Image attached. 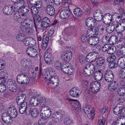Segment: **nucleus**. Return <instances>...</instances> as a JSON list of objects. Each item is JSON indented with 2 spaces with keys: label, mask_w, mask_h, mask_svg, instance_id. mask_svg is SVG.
Listing matches in <instances>:
<instances>
[{
  "label": "nucleus",
  "mask_w": 125,
  "mask_h": 125,
  "mask_svg": "<svg viewBox=\"0 0 125 125\" xmlns=\"http://www.w3.org/2000/svg\"><path fill=\"white\" fill-rule=\"evenodd\" d=\"M25 0H11L13 3L4 7L3 8L4 13L5 14L10 15L17 10H20L21 13L26 14L29 10V7L24 5Z\"/></svg>",
  "instance_id": "nucleus-1"
},
{
  "label": "nucleus",
  "mask_w": 125,
  "mask_h": 125,
  "mask_svg": "<svg viewBox=\"0 0 125 125\" xmlns=\"http://www.w3.org/2000/svg\"><path fill=\"white\" fill-rule=\"evenodd\" d=\"M55 73L54 69L51 68H48L43 75V77L46 80L47 85L53 87H56L59 84V79L57 76H54Z\"/></svg>",
  "instance_id": "nucleus-2"
},
{
  "label": "nucleus",
  "mask_w": 125,
  "mask_h": 125,
  "mask_svg": "<svg viewBox=\"0 0 125 125\" xmlns=\"http://www.w3.org/2000/svg\"><path fill=\"white\" fill-rule=\"evenodd\" d=\"M17 11H16L14 14V18L18 22L21 21L20 26V29L23 31L26 30V28L31 27L33 25V21L30 19L24 18L25 16L24 14Z\"/></svg>",
  "instance_id": "nucleus-3"
},
{
  "label": "nucleus",
  "mask_w": 125,
  "mask_h": 125,
  "mask_svg": "<svg viewBox=\"0 0 125 125\" xmlns=\"http://www.w3.org/2000/svg\"><path fill=\"white\" fill-rule=\"evenodd\" d=\"M83 110L89 119L92 120L94 119L95 110L93 107L89 105H84L83 107Z\"/></svg>",
  "instance_id": "nucleus-4"
},
{
  "label": "nucleus",
  "mask_w": 125,
  "mask_h": 125,
  "mask_svg": "<svg viewBox=\"0 0 125 125\" xmlns=\"http://www.w3.org/2000/svg\"><path fill=\"white\" fill-rule=\"evenodd\" d=\"M61 70L64 73L70 75L73 74L74 69L71 64L66 63L62 66L61 68Z\"/></svg>",
  "instance_id": "nucleus-5"
},
{
  "label": "nucleus",
  "mask_w": 125,
  "mask_h": 125,
  "mask_svg": "<svg viewBox=\"0 0 125 125\" xmlns=\"http://www.w3.org/2000/svg\"><path fill=\"white\" fill-rule=\"evenodd\" d=\"M83 71L84 73L85 76L93 74L95 71L94 66L92 63L87 64L84 66Z\"/></svg>",
  "instance_id": "nucleus-6"
},
{
  "label": "nucleus",
  "mask_w": 125,
  "mask_h": 125,
  "mask_svg": "<svg viewBox=\"0 0 125 125\" xmlns=\"http://www.w3.org/2000/svg\"><path fill=\"white\" fill-rule=\"evenodd\" d=\"M31 108L29 105H27L26 102H24L20 106L19 108V112L21 114H23L26 112L27 114L30 113Z\"/></svg>",
  "instance_id": "nucleus-7"
},
{
  "label": "nucleus",
  "mask_w": 125,
  "mask_h": 125,
  "mask_svg": "<svg viewBox=\"0 0 125 125\" xmlns=\"http://www.w3.org/2000/svg\"><path fill=\"white\" fill-rule=\"evenodd\" d=\"M101 88L100 83L98 82H93L91 83L90 86V91L93 93H97Z\"/></svg>",
  "instance_id": "nucleus-8"
},
{
  "label": "nucleus",
  "mask_w": 125,
  "mask_h": 125,
  "mask_svg": "<svg viewBox=\"0 0 125 125\" xmlns=\"http://www.w3.org/2000/svg\"><path fill=\"white\" fill-rule=\"evenodd\" d=\"M41 116L43 117L48 118L50 117L52 114V112L50 108L47 106L42 107L40 112Z\"/></svg>",
  "instance_id": "nucleus-9"
},
{
  "label": "nucleus",
  "mask_w": 125,
  "mask_h": 125,
  "mask_svg": "<svg viewBox=\"0 0 125 125\" xmlns=\"http://www.w3.org/2000/svg\"><path fill=\"white\" fill-rule=\"evenodd\" d=\"M99 54L97 52H92L88 54L86 56V60L89 62H93L96 61L98 57Z\"/></svg>",
  "instance_id": "nucleus-10"
},
{
  "label": "nucleus",
  "mask_w": 125,
  "mask_h": 125,
  "mask_svg": "<svg viewBox=\"0 0 125 125\" xmlns=\"http://www.w3.org/2000/svg\"><path fill=\"white\" fill-rule=\"evenodd\" d=\"M33 22V25L31 27H29L28 28H26V30H30L31 29L32 27H33L34 25L36 28H40V25L39 24H40L41 21V18L40 16L39 15H37L35 16L33 20L31 19H30Z\"/></svg>",
  "instance_id": "nucleus-11"
},
{
  "label": "nucleus",
  "mask_w": 125,
  "mask_h": 125,
  "mask_svg": "<svg viewBox=\"0 0 125 125\" xmlns=\"http://www.w3.org/2000/svg\"><path fill=\"white\" fill-rule=\"evenodd\" d=\"M115 23L116 31L118 33H120L123 32L125 30V21H123L120 23L117 21L114 22Z\"/></svg>",
  "instance_id": "nucleus-12"
},
{
  "label": "nucleus",
  "mask_w": 125,
  "mask_h": 125,
  "mask_svg": "<svg viewBox=\"0 0 125 125\" xmlns=\"http://www.w3.org/2000/svg\"><path fill=\"white\" fill-rule=\"evenodd\" d=\"M8 87L10 91L15 93L17 90V86L15 83L12 81V80H8L7 83Z\"/></svg>",
  "instance_id": "nucleus-13"
},
{
  "label": "nucleus",
  "mask_w": 125,
  "mask_h": 125,
  "mask_svg": "<svg viewBox=\"0 0 125 125\" xmlns=\"http://www.w3.org/2000/svg\"><path fill=\"white\" fill-rule=\"evenodd\" d=\"M105 80L108 82L112 81L114 79V75L113 72L110 70L106 71L104 75Z\"/></svg>",
  "instance_id": "nucleus-14"
},
{
  "label": "nucleus",
  "mask_w": 125,
  "mask_h": 125,
  "mask_svg": "<svg viewBox=\"0 0 125 125\" xmlns=\"http://www.w3.org/2000/svg\"><path fill=\"white\" fill-rule=\"evenodd\" d=\"M105 60L103 57L99 58L97 61V64L100 68L102 71H104L106 69V64L105 63Z\"/></svg>",
  "instance_id": "nucleus-15"
},
{
  "label": "nucleus",
  "mask_w": 125,
  "mask_h": 125,
  "mask_svg": "<svg viewBox=\"0 0 125 125\" xmlns=\"http://www.w3.org/2000/svg\"><path fill=\"white\" fill-rule=\"evenodd\" d=\"M81 93V91L80 90L75 88L71 89L69 92L70 96L75 97H78L80 94Z\"/></svg>",
  "instance_id": "nucleus-16"
},
{
  "label": "nucleus",
  "mask_w": 125,
  "mask_h": 125,
  "mask_svg": "<svg viewBox=\"0 0 125 125\" xmlns=\"http://www.w3.org/2000/svg\"><path fill=\"white\" fill-rule=\"evenodd\" d=\"M21 64L22 66L29 69L31 66L32 62L29 59L25 58L21 60Z\"/></svg>",
  "instance_id": "nucleus-17"
},
{
  "label": "nucleus",
  "mask_w": 125,
  "mask_h": 125,
  "mask_svg": "<svg viewBox=\"0 0 125 125\" xmlns=\"http://www.w3.org/2000/svg\"><path fill=\"white\" fill-rule=\"evenodd\" d=\"M44 59L46 62L48 64H50L52 63V55L51 53L47 50L44 55Z\"/></svg>",
  "instance_id": "nucleus-18"
},
{
  "label": "nucleus",
  "mask_w": 125,
  "mask_h": 125,
  "mask_svg": "<svg viewBox=\"0 0 125 125\" xmlns=\"http://www.w3.org/2000/svg\"><path fill=\"white\" fill-rule=\"evenodd\" d=\"M112 19V16L111 14L107 13L105 14L103 18V22L105 24H110L111 22Z\"/></svg>",
  "instance_id": "nucleus-19"
},
{
  "label": "nucleus",
  "mask_w": 125,
  "mask_h": 125,
  "mask_svg": "<svg viewBox=\"0 0 125 125\" xmlns=\"http://www.w3.org/2000/svg\"><path fill=\"white\" fill-rule=\"evenodd\" d=\"M96 24V21L92 18L89 17L86 20L85 24L87 27H91L92 25L94 26Z\"/></svg>",
  "instance_id": "nucleus-20"
},
{
  "label": "nucleus",
  "mask_w": 125,
  "mask_h": 125,
  "mask_svg": "<svg viewBox=\"0 0 125 125\" xmlns=\"http://www.w3.org/2000/svg\"><path fill=\"white\" fill-rule=\"evenodd\" d=\"M72 53L69 51L64 52L62 55L61 57L62 59L65 61H70L72 57Z\"/></svg>",
  "instance_id": "nucleus-21"
},
{
  "label": "nucleus",
  "mask_w": 125,
  "mask_h": 125,
  "mask_svg": "<svg viewBox=\"0 0 125 125\" xmlns=\"http://www.w3.org/2000/svg\"><path fill=\"white\" fill-rule=\"evenodd\" d=\"M87 41L90 44L94 45L99 42V39L97 36H93L90 37Z\"/></svg>",
  "instance_id": "nucleus-22"
},
{
  "label": "nucleus",
  "mask_w": 125,
  "mask_h": 125,
  "mask_svg": "<svg viewBox=\"0 0 125 125\" xmlns=\"http://www.w3.org/2000/svg\"><path fill=\"white\" fill-rule=\"evenodd\" d=\"M71 12L68 9H65L62 10L60 14V18L61 19L68 18Z\"/></svg>",
  "instance_id": "nucleus-23"
},
{
  "label": "nucleus",
  "mask_w": 125,
  "mask_h": 125,
  "mask_svg": "<svg viewBox=\"0 0 125 125\" xmlns=\"http://www.w3.org/2000/svg\"><path fill=\"white\" fill-rule=\"evenodd\" d=\"M7 111L9 113L10 116L12 118H16L17 115V112L16 109L14 107H10Z\"/></svg>",
  "instance_id": "nucleus-24"
},
{
  "label": "nucleus",
  "mask_w": 125,
  "mask_h": 125,
  "mask_svg": "<svg viewBox=\"0 0 125 125\" xmlns=\"http://www.w3.org/2000/svg\"><path fill=\"white\" fill-rule=\"evenodd\" d=\"M121 104H118L117 106H115L113 109V113L116 115H118L119 114L121 115L123 114V112L122 111V107L121 106L119 105Z\"/></svg>",
  "instance_id": "nucleus-25"
},
{
  "label": "nucleus",
  "mask_w": 125,
  "mask_h": 125,
  "mask_svg": "<svg viewBox=\"0 0 125 125\" xmlns=\"http://www.w3.org/2000/svg\"><path fill=\"white\" fill-rule=\"evenodd\" d=\"M55 10L52 6L51 5L47 6L45 10L46 13L51 15H53L55 14Z\"/></svg>",
  "instance_id": "nucleus-26"
},
{
  "label": "nucleus",
  "mask_w": 125,
  "mask_h": 125,
  "mask_svg": "<svg viewBox=\"0 0 125 125\" xmlns=\"http://www.w3.org/2000/svg\"><path fill=\"white\" fill-rule=\"evenodd\" d=\"M49 41V38L46 36H44L42 38V48L43 50H45L46 48Z\"/></svg>",
  "instance_id": "nucleus-27"
},
{
  "label": "nucleus",
  "mask_w": 125,
  "mask_h": 125,
  "mask_svg": "<svg viewBox=\"0 0 125 125\" xmlns=\"http://www.w3.org/2000/svg\"><path fill=\"white\" fill-rule=\"evenodd\" d=\"M50 20L47 17H44L42 20L41 24L40 25V26L44 28H46L49 26L50 23Z\"/></svg>",
  "instance_id": "nucleus-28"
},
{
  "label": "nucleus",
  "mask_w": 125,
  "mask_h": 125,
  "mask_svg": "<svg viewBox=\"0 0 125 125\" xmlns=\"http://www.w3.org/2000/svg\"><path fill=\"white\" fill-rule=\"evenodd\" d=\"M94 76L95 80L98 81H100L103 78V73L100 70H99L95 73Z\"/></svg>",
  "instance_id": "nucleus-29"
},
{
  "label": "nucleus",
  "mask_w": 125,
  "mask_h": 125,
  "mask_svg": "<svg viewBox=\"0 0 125 125\" xmlns=\"http://www.w3.org/2000/svg\"><path fill=\"white\" fill-rule=\"evenodd\" d=\"M118 87V86L115 82L110 83L108 87V90L110 91H113L116 90Z\"/></svg>",
  "instance_id": "nucleus-30"
},
{
  "label": "nucleus",
  "mask_w": 125,
  "mask_h": 125,
  "mask_svg": "<svg viewBox=\"0 0 125 125\" xmlns=\"http://www.w3.org/2000/svg\"><path fill=\"white\" fill-rule=\"evenodd\" d=\"M30 104L34 106H36L39 103L38 99L35 97H32L30 99Z\"/></svg>",
  "instance_id": "nucleus-31"
},
{
  "label": "nucleus",
  "mask_w": 125,
  "mask_h": 125,
  "mask_svg": "<svg viewBox=\"0 0 125 125\" xmlns=\"http://www.w3.org/2000/svg\"><path fill=\"white\" fill-rule=\"evenodd\" d=\"M67 100L69 101H70V103L71 107L73 109L76 107L80 104L78 101L77 100H74L70 98H68L67 99Z\"/></svg>",
  "instance_id": "nucleus-32"
},
{
  "label": "nucleus",
  "mask_w": 125,
  "mask_h": 125,
  "mask_svg": "<svg viewBox=\"0 0 125 125\" xmlns=\"http://www.w3.org/2000/svg\"><path fill=\"white\" fill-rule=\"evenodd\" d=\"M125 57H120L118 59L117 64L120 68H122L125 66V63L124 61Z\"/></svg>",
  "instance_id": "nucleus-33"
},
{
  "label": "nucleus",
  "mask_w": 125,
  "mask_h": 125,
  "mask_svg": "<svg viewBox=\"0 0 125 125\" xmlns=\"http://www.w3.org/2000/svg\"><path fill=\"white\" fill-rule=\"evenodd\" d=\"M117 39L116 36L113 35L111 36L109 40H107L108 42L111 45L115 44L116 42Z\"/></svg>",
  "instance_id": "nucleus-34"
},
{
  "label": "nucleus",
  "mask_w": 125,
  "mask_h": 125,
  "mask_svg": "<svg viewBox=\"0 0 125 125\" xmlns=\"http://www.w3.org/2000/svg\"><path fill=\"white\" fill-rule=\"evenodd\" d=\"M31 116L35 118L37 117L39 114V111L38 109L36 108L32 109L30 112Z\"/></svg>",
  "instance_id": "nucleus-35"
},
{
  "label": "nucleus",
  "mask_w": 125,
  "mask_h": 125,
  "mask_svg": "<svg viewBox=\"0 0 125 125\" xmlns=\"http://www.w3.org/2000/svg\"><path fill=\"white\" fill-rule=\"evenodd\" d=\"M74 14L77 16H79L83 14L82 10L79 8L75 9L73 11Z\"/></svg>",
  "instance_id": "nucleus-36"
},
{
  "label": "nucleus",
  "mask_w": 125,
  "mask_h": 125,
  "mask_svg": "<svg viewBox=\"0 0 125 125\" xmlns=\"http://www.w3.org/2000/svg\"><path fill=\"white\" fill-rule=\"evenodd\" d=\"M2 120L5 124L8 125H10L12 123V119L10 116H8L7 117L5 118V119H3Z\"/></svg>",
  "instance_id": "nucleus-37"
},
{
  "label": "nucleus",
  "mask_w": 125,
  "mask_h": 125,
  "mask_svg": "<svg viewBox=\"0 0 125 125\" xmlns=\"http://www.w3.org/2000/svg\"><path fill=\"white\" fill-rule=\"evenodd\" d=\"M24 74H20L17 77L16 80L18 83L22 84Z\"/></svg>",
  "instance_id": "nucleus-38"
},
{
  "label": "nucleus",
  "mask_w": 125,
  "mask_h": 125,
  "mask_svg": "<svg viewBox=\"0 0 125 125\" xmlns=\"http://www.w3.org/2000/svg\"><path fill=\"white\" fill-rule=\"evenodd\" d=\"M22 81V84H26L29 83L30 80L29 77L27 75L24 74Z\"/></svg>",
  "instance_id": "nucleus-39"
},
{
  "label": "nucleus",
  "mask_w": 125,
  "mask_h": 125,
  "mask_svg": "<svg viewBox=\"0 0 125 125\" xmlns=\"http://www.w3.org/2000/svg\"><path fill=\"white\" fill-rule=\"evenodd\" d=\"M62 65L61 62L59 60L55 61L54 63V67L56 69H61Z\"/></svg>",
  "instance_id": "nucleus-40"
},
{
  "label": "nucleus",
  "mask_w": 125,
  "mask_h": 125,
  "mask_svg": "<svg viewBox=\"0 0 125 125\" xmlns=\"http://www.w3.org/2000/svg\"><path fill=\"white\" fill-rule=\"evenodd\" d=\"M116 51L115 47V46H109V47L107 51V53L109 54H112Z\"/></svg>",
  "instance_id": "nucleus-41"
},
{
  "label": "nucleus",
  "mask_w": 125,
  "mask_h": 125,
  "mask_svg": "<svg viewBox=\"0 0 125 125\" xmlns=\"http://www.w3.org/2000/svg\"><path fill=\"white\" fill-rule=\"evenodd\" d=\"M62 115L61 114H58V113H56L54 114L52 117L53 119L54 120L55 122L58 121L61 118Z\"/></svg>",
  "instance_id": "nucleus-42"
},
{
  "label": "nucleus",
  "mask_w": 125,
  "mask_h": 125,
  "mask_svg": "<svg viewBox=\"0 0 125 125\" xmlns=\"http://www.w3.org/2000/svg\"><path fill=\"white\" fill-rule=\"evenodd\" d=\"M25 37V36L24 34H20L17 36L16 38L17 40L22 42Z\"/></svg>",
  "instance_id": "nucleus-43"
},
{
  "label": "nucleus",
  "mask_w": 125,
  "mask_h": 125,
  "mask_svg": "<svg viewBox=\"0 0 125 125\" xmlns=\"http://www.w3.org/2000/svg\"><path fill=\"white\" fill-rule=\"evenodd\" d=\"M31 13L33 15H36L38 13V10L37 8L34 7H31Z\"/></svg>",
  "instance_id": "nucleus-44"
},
{
  "label": "nucleus",
  "mask_w": 125,
  "mask_h": 125,
  "mask_svg": "<svg viewBox=\"0 0 125 125\" xmlns=\"http://www.w3.org/2000/svg\"><path fill=\"white\" fill-rule=\"evenodd\" d=\"M116 54L118 57L123 55L125 56V53L123 49L118 50L116 52Z\"/></svg>",
  "instance_id": "nucleus-45"
},
{
  "label": "nucleus",
  "mask_w": 125,
  "mask_h": 125,
  "mask_svg": "<svg viewBox=\"0 0 125 125\" xmlns=\"http://www.w3.org/2000/svg\"><path fill=\"white\" fill-rule=\"evenodd\" d=\"M118 94L120 96H123L125 94L124 90L122 88H119L117 91Z\"/></svg>",
  "instance_id": "nucleus-46"
},
{
  "label": "nucleus",
  "mask_w": 125,
  "mask_h": 125,
  "mask_svg": "<svg viewBox=\"0 0 125 125\" xmlns=\"http://www.w3.org/2000/svg\"><path fill=\"white\" fill-rule=\"evenodd\" d=\"M38 54V53L37 50L33 48V50H32L31 53H30L29 56L33 57H35Z\"/></svg>",
  "instance_id": "nucleus-47"
},
{
  "label": "nucleus",
  "mask_w": 125,
  "mask_h": 125,
  "mask_svg": "<svg viewBox=\"0 0 125 125\" xmlns=\"http://www.w3.org/2000/svg\"><path fill=\"white\" fill-rule=\"evenodd\" d=\"M30 38L25 37L23 40V43L26 45L28 46L29 45Z\"/></svg>",
  "instance_id": "nucleus-48"
},
{
  "label": "nucleus",
  "mask_w": 125,
  "mask_h": 125,
  "mask_svg": "<svg viewBox=\"0 0 125 125\" xmlns=\"http://www.w3.org/2000/svg\"><path fill=\"white\" fill-rule=\"evenodd\" d=\"M115 55L112 54L110 56L108 57L107 59V61L108 62H113L115 59Z\"/></svg>",
  "instance_id": "nucleus-49"
},
{
  "label": "nucleus",
  "mask_w": 125,
  "mask_h": 125,
  "mask_svg": "<svg viewBox=\"0 0 125 125\" xmlns=\"http://www.w3.org/2000/svg\"><path fill=\"white\" fill-rule=\"evenodd\" d=\"M8 77V74L6 71L2 72L0 73V77L5 78Z\"/></svg>",
  "instance_id": "nucleus-50"
},
{
  "label": "nucleus",
  "mask_w": 125,
  "mask_h": 125,
  "mask_svg": "<svg viewBox=\"0 0 125 125\" xmlns=\"http://www.w3.org/2000/svg\"><path fill=\"white\" fill-rule=\"evenodd\" d=\"M73 120L69 118L65 119L64 121V122L66 125H70L73 123Z\"/></svg>",
  "instance_id": "nucleus-51"
},
{
  "label": "nucleus",
  "mask_w": 125,
  "mask_h": 125,
  "mask_svg": "<svg viewBox=\"0 0 125 125\" xmlns=\"http://www.w3.org/2000/svg\"><path fill=\"white\" fill-rule=\"evenodd\" d=\"M36 1L34 6H36L38 8H41L42 6L41 0H36Z\"/></svg>",
  "instance_id": "nucleus-52"
},
{
  "label": "nucleus",
  "mask_w": 125,
  "mask_h": 125,
  "mask_svg": "<svg viewBox=\"0 0 125 125\" xmlns=\"http://www.w3.org/2000/svg\"><path fill=\"white\" fill-rule=\"evenodd\" d=\"M36 42L34 39L32 38H30L29 45L31 46H35L36 44Z\"/></svg>",
  "instance_id": "nucleus-53"
},
{
  "label": "nucleus",
  "mask_w": 125,
  "mask_h": 125,
  "mask_svg": "<svg viewBox=\"0 0 125 125\" xmlns=\"http://www.w3.org/2000/svg\"><path fill=\"white\" fill-rule=\"evenodd\" d=\"M94 35V33L91 28L89 29L87 31L86 35L88 37H92V36Z\"/></svg>",
  "instance_id": "nucleus-54"
},
{
  "label": "nucleus",
  "mask_w": 125,
  "mask_h": 125,
  "mask_svg": "<svg viewBox=\"0 0 125 125\" xmlns=\"http://www.w3.org/2000/svg\"><path fill=\"white\" fill-rule=\"evenodd\" d=\"M10 114L9 113V112H8V111L7 112H4L2 114V120L3 119H5V118H6L7 117V116H10Z\"/></svg>",
  "instance_id": "nucleus-55"
},
{
  "label": "nucleus",
  "mask_w": 125,
  "mask_h": 125,
  "mask_svg": "<svg viewBox=\"0 0 125 125\" xmlns=\"http://www.w3.org/2000/svg\"><path fill=\"white\" fill-rule=\"evenodd\" d=\"M106 121L105 118L104 117L102 119H99V120L98 123V125H104Z\"/></svg>",
  "instance_id": "nucleus-56"
},
{
  "label": "nucleus",
  "mask_w": 125,
  "mask_h": 125,
  "mask_svg": "<svg viewBox=\"0 0 125 125\" xmlns=\"http://www.w3.org/2000/svg\"><path fill=\"white\" fill-rule=\"evenodd\" d=\"M109 67L111 68H115L117 67V64L115 62H109Z\"/></svg>",
  "instance_id": "nucleus-57"
},
{
  "label": "nucleus",
  "mask_w": 125,
  "mask_h": 125,
  "mask_svg": "<svg viewBox=\"0 0 125 125\" xmlns=\"http://www.w3.org/2000/svg\"><path fill=\"white\" fill-rule=\"evenodd\" d=\"M37 40L38 41H41L42 40V37H43L42 34H41L37 33L36 34ZM43 37H42V38Z\"/></svg>",
  "instance_id": "nucleus-58"
},
{
  "label": "nucleus",
  "mask_w": 125,
  "mask_h": 125,
  "mask_svg": "<svg viewBox=\"0 0 125 125\" xmlns=\"http://www.w3.org/2000/svg\"><path fill=\"white\" fill-rule=\"evenodd\" d=\"M117 47L120 49H123L125 53V45L124 43H121L118 44Z\"/></svg>",
  "instance_id": "nucleus-59"
},
{
  "label": "nucleus",
  "mask_w": 125,
  "mask_h": 125,
  "mask_svg": "<svg viewBox=\"0 0 125 125\" xmlns=\"http://www.w3.org/2000/svg\"><path fill=\"white\" fill-rule=\"evenodd\" d=\"M92 31H93L94 33V35H97L98 34V31L99 30L98 28L97 27H93L92 28H91Z\"/></svg>",
  "instance_id": "nucleus-60"
},
{
  "label": "nucleus",
  "mask_w": 125,
  "mask_h": 125,
  "mask_svg": "<svg viewBox=\"0 0 125 125\" xmlns=\"http://www.w3.org/2000/svg\"><path fill=\"white\" fill-rule=\"evenodd\" d=\"M76 113L79 112L81 111V107L80 104H79L76 107L73 109Z\"/></svg>",
  "instance_id": "nucleus-61"
},
{
  "label": "nucleus",
  "mask_w": 125,
  "mask_h": 125,
  "mask_svg": "<svg viewBox=\"0 0 125 125\" xmlns=\"http://www.w3.org/2000/svg\"><path fill=\"white\" fill-rule=\"evenodd\" d=\"M119 75L120 77L122 78H125V72L122 69L120 72Z\"/></svg>",
  "instance_id": "nucleus-62"
},
{
  "label": "nucleus",
  "mask_w": 125,
  "mask_h": 125,
  "mask_svg": "<svg viewBox=\"0 0 125 125\" xmlns=\"http://www.w3.org/2000/svg\"><path fill=\"white\" fill-rule=\"evenodd\" d=\"M123 125L125 124V116H121L119 118H118Z\"/></svg>",
  "instance_id": "nucleus-63"
},
{
  "label": "nucleus",
  "mask_w": 125,
  "mask_h": 125,
  "mask_svg": "<svg viewBox=\"0 0 125 125\" xmlns=\"http://www.w3.org/2000/svg\"><path fill=\"white\" fill-rule=\"evenodd\" d=\"M113 125H123L118 118L116 121H114L113 123Z\"/></svg>",
  "instance_id": "nucleus-64"
}]
</instances>
